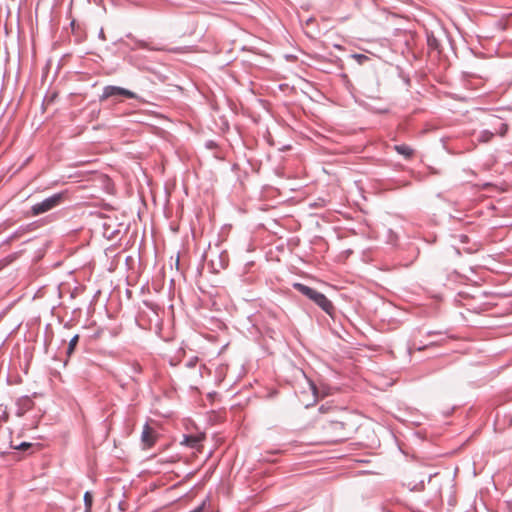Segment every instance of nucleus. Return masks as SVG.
Segmentation results:
<instances>
[{"label": "nucleus", "mask_w": 512, "mask_h": 512, "mask_svg": "<svg viewBox=\"0 0 512 512\" xmlns=\"http://www.w3.org/2000/svg\"><path fill=\"white\" fill-rule=\"evenodd\" d=\"M293 287L316 303L323 311L331 314L334 310L332 302L321 292L312 289L302 283H294Z\"/></svg>", "instance_id": "1"}, {"label": "nucleus", "mask_w": 512, "mask_h": 512, "mask_svg": "<svg viewBox=\"0 0 512 512\" xmlns=\"http://www.w3.org/2000/svg\"><path fill=\"white\" fill-rule=\"evenodd\" d=\"M63 193L53 194L31 207V215L38 216L58 207L63 201Z\"/></svg>", "instance_id": "2"}, {"label": "nucleus", "mask_w": 512, "mask_h": 512, "mask_svg": "<svg viewBox=\"0 0 512 512\" xmlns=\"http://www.w3.org/2000/svg\"><path fill=\"white\" fill-rule=\"evenodd\" d=\"M117 96H124L130 99H139V96L136 93L128 89L119 86L108 85L103 88V93L100 96V101H104L108 98Z\"/></svg>", "instance_id": "3"}, {"label": "nucleus", "mask_w": 512, "mask_h": 512, "mask_svg": "<svg viewBox=\"0 0 512 512\" xmlns=\"http://www.w3.org/2000/svg\"><path fill=\"white\" fill-rule=\"evenodd\" d=\"M229 258L226 251H221L210 259V264L215 272L225 269L228 265Z\"/></svg>", "instance_id": "4"}, {"label": "nucleus", "mask_w": 512, "mask_h": 512, "mask_svg": "<svg viewBox=\"0 0 512 512\" xmlns=\"http://www.w3.org/2000/svg\"><path fill=\"white\" fill-rule=\"evenodd\" d=\"M488 124L493 127L495 134L504 136L507 133L508 125L497 116H490Z\"/></svg>", "instance_id": "5"}, {"label": "nucleus", "mask_w": 512, "mask_h": 512, "mask_svg": "<svg viewBox=\"0 0 512 512\" xmlns=\"http://www.w3.org/2000/svg\"><path fill=\"white\" fill-rule=\"evenodd\" d=\"M142 442L147 446L151 447L154 444V437L152 435V429L148 424H145L141 435Z\"/></svg>", "instance_id": "6"}, {"label": "nucleus", "mask_w": 512, "mask_h": 512, "mask_svg": "<svg viewBox=\"0 0 512 512\" xmlns=\"http://www.w3.org/2000/svg\"><path fill=\"white\" fill-rule=\"evenodd\" d=\"M201 440L202 438L197 435H184L181 444L188 446L190 448H197Z\"/></svg>", "instance_id": "7"}, {"label": "nucleus", "mask_w": 512, "mask_h": 512, "mask_svg": "<svg viewBox=\"0 0 512 512\" xmlns=\"http://www.w3.org/2000/svg\"><path fill=\"white\" fill-rule=\"evenodd\" d=\"M394 149L398 154L404 156L405 159H410L414 154V150L405 144L395 145Z\"/></svg>", "instance_id": "8"}, {"label": "nucleus", "mask_w": 512, "mask_h": 512, "mask_svg": "<svg viewBox=\"0 0 512 512\" xmlns=\"http://www.w3.org/2000/svg\"><path fill=\"white\" fill-rule=\"evenodd\" d=\"M494 135H495L494 130L493 131H491V130H482L480 132V134H479V138L478 139H479L480 142L486 143V142L490 141L493 138Z\"/></svg>", "instance_id": "9"}, {"label": "nucleus", "mask_w": 512, "mask_h": 512, "mask_svg": "<svg viewBox=\"0 0 512 512\" xmlns=\"http://www.w3.org/2000/svg\"><path fill=\"white\" fill-rule=\"evenodd\" d=\"M78 341H79V335L78 334L74 335L70 339L69 344H68V348H67V355L68 356H70L74 352V349H75Z\"/></svg>", "instance_id": "10"}, {"label": "nucleus", "mask_w": 512, "mask_h": 512, "mask_svg": "<svg viewBox=\"0 0 512 512\" xmlns=\"http://www.w3.org/2000/svg\"><path fill=\"white\" fill-rule=\"evenodd\" d=\"M93 503V496L90 492H86L84 494V505H85V512H90L92 508Z\"/></svg>", "instance_id": "11"}, {"label": "nucleus", "mask_w": 512, "mask_h": 512, "mask_svg": "<svg viewBox=\"0 0 512 512\" xmlns=\"http://www.w3.org/2000/svg\"><path fill=\"white\" fill-rule=\"evenodd\" d=\"M343 423L342 422H338V421H335V422H331L329 424V427L331 429H335V430H340V429H343Z\"/></svg>", "instance_id": "12"}, {"label": "nucleus", "mask_w": 512, "mask_h": 512, "mask_svg": "<svg viewBox=\"0 0 512 512\" xmlns=\"http://www.w3.org/2000/svg\"><path fill=\"white\" fill-rule=\"evenodd\" d=\"M32 446L31 443H28V442H22L20 445L18 446H14L15 449H18V450H26L28 448H30Z\"/></svg>", "instance_id": "13"}, {"label": "nucleus", "mask_w": 512, "mask_h": 512, "mask_svg": "<svg viewBox=\"0 0 512 512\" xmlns=\"http://www.w3.org/2000/svg\"><path fill=\"white\" fill-rule=\"evenodd\" d=\"M198 362V357H193L191 358L187 363H186V367L188 368H192L196 365V363Z\"/></svg>", "instance_id": "14"}, {"label": "nucleus", "mask_w": 512, "mask_h": 512, "mask_svg": "<svg viewBox=\"0 0 512 512\" xmlns=\"http://www.w3.org/2000/svg\"><path fill=\"white\" fill-rule=\"evenodd\" d=\"M136 44L141 47V48H144V49H150V50H153L154 48H151L148 46V44L142 40H136Z\"/></svg>", "instance_id": "15"}, {"label": "nucleus", "mask_w": 512, "mask_h": 512, "mask_svg": "<svg viewBox=\"0 0 512 512\" xmlns=\"http://www.w3.org/2000/svg\"><path fill=\"white\" fill-rule=\"evenodd\" d=\"M223 2H226V3H238L236 0H223Z\"/></svg>", "instance_id": "16"}, {"label": "nucleus", "mask_w": 512, "mask_h": 512, "mask_svg": "<svg viewBox=\"0 0 512 512\" xmlns=\"http://www.w3.org/2000/svg\"><path fill=\"white\" fill-rule=\"evenodd\" d=\"M99 37L102 38V39H105V35H104V32H103L102 29H101V31L99 33Z\"/></svg>", "instance_id": "17"}]
</instances>
